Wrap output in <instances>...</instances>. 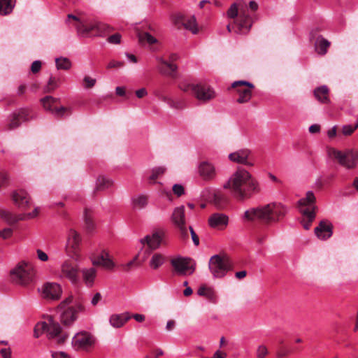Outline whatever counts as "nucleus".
Here are the masks:
<instances>
[{"instance_id": "f257e3e1", "label": "nucleus", "mask_w": 358, "mask_h": 358, "mask_svg": "<svg viewBox=\"0 0 358 358\" xmlns=\"http://www.w3.org/2000/svg\"><path fill=\"white\" fill-rule=\"evenodd\" d=\"M236 199L245 200L260 192L259 182L244 169H238L223 185Z\"/></svg>"}, {"instance_id": "f03ea898", "label": "nucleus", "mask_w": 358, "mask_h": 358, "mask_svg": "<svg viewBox=\"0 0 358 358\" xmlns=\"http://www.w3.org/2000/svg\"><path fill=\"white\" fill-rule=\"evenodd\" d=\"M287 208L280 202H271L255 208H251L244 213L248 221H259L266 224L281 221L287 213Z\"/></svg>"}, {"instance_id": "7ed1b4c3", "label": "nucleus", "mask_w": 358, "mask_h": 358, "mask_svg": "<svg viewBox=\"0 0 358 358\" xmlns=\"http://www.w3.org/2000/svg\"><path fill=\"white\" fill-rule=\"evenodd\" d=\"M34 333L36 338H38L43 333H46L49 338H56L58 343H63L69 336L62 332L59 324L52 317H48L44 322L37 323Z\"/></svg>"}, {"instance_id": "20e7f679", "label": "nucleus", "mask_w": 358, "mask_h": 358, "mask_svg": "<svg viewBox=\"0 0 358 358\" xmlns=\"http://www.w3.org/2000/svg\"><path fill=\"white\" fill-rule=\"evenodd\" d=\"M10 275L13 283L25 286L33 282L35 271L31 264L21 262L10 271Z\"/></svg>"}, {"instance_id": "39448f33", "label": "nucleus", "mask_w": 358, "mask_h": 358, "mask_svg": "<svg viewBox=\"0 0 358 358\" xmlns=\"http://www.w3.org/2000/svg\"><path fill=\"white\" fill-rule=\"evenodd\" d=\"M208 267L214 278H221L232 269V264L227 256L215 255L210 257Z\"/></svg>"}, {"instance_id": "423d86ee", "label": "nucleus", "mask_w": 358, "mask_h": 358, "mask_svg": "<svg viewBox=\"0 0 358 358\" xmlns=\"http://www.w3.org/2000/svg\"><path fill=\"white\" fill-rule=\"evenodd\" d=\"M78 260L71 258L65 259L60 265L59 268L55 271V275L59 279H67L72 283L78 280L79 266L76 263Z\"/></svg>"}, {"instance_id": "0eeeda50", "label": "nucleus", "mask_w": 358, "mask_h": 358, "mask_svg": "<svg viewBox=\"0 0 358 358\" xmlns=\"http://www.w3.org/2000/svg\"><path fill=\"white\" fill-rule=\"evenodd\" d=\"M315 196L312 191H308L306 193L305 198L301 199L299 201V208L300 212L308 219V222L303 224V228L308 229L310 227L311 222L315 217Z\"/></svg>"}, {"instance_id": "6e6552de", "label": "nucleus", "mask_w": 358, "mask_h": 358, "mask_svg": "<svg viewBox=\"0 0 358 358\" xmlns=\"http://www.w3.org/2000/svg\"><path fill=\"white\" fill-rule=\"evenodd\" d=\"M96 343L95 337L86 331H80L72 338L71 345L76 351H89Z\"/></svg>"}, {"instance_id": "1a4fd4ad", "label": "nucleus", "mask_w": 358, "mask_h": 358, "mask_svg": "<svg viewBox=\"0 0 358 358\" xmlns=\"http://www.w3.org/2000/svg\"><path fill=\"white\" fill-rule=\"evenodd\" d=\"M171 20L173 24L178 29L184 27L194 34H197L199 31L198 24L194 15L187 17L181 13H174L171 15Z\"/></svg>"}, {"instance_id": "9d476101", "label": "nucleus", "mask_w": 358, "mask_h": 358, "mask_svg": "<svg viewBox=\"0 0 358 358\" xmlns=\"http://www.w3.org/2000/svg\"><path fill=\"white\" fill-rule=\"evenodd\" d=\"M174 271L179 275H191L195 270V264L189 257H177L171 260Z\"/></svg>"}, {"instance_id": "9b49d317", "label": "nucleus", "mask_w": 358, "mask_h": 358, "mask_svg": "<svg viewBox=\"0 0 358 358\" xmlns=\"http://www.w3.org/2000/svg\"><path fill=\"white\" fill-rule=\"evenodd\" d=\"M231 87L235 89L236 92L239 95L236 101L238 103H248L251 99L255 85L248 81L237 80L231 84Z\"/></svg>"}, {"instance_id": "f8f14e48", "label": "nucleus", "mask_w": 358, "mask_h": 358, "mask_svg": "<svg viewBox=\"0 0 358 358\" xmlns=\"http://www.w3.org/2000/svg\"><path fill=\"white\" fill-rule=\"evenodd\" d=\"M252 25V19L246 8H241L239 15L234 20V26L233 27L234 32L236 34L248 33Z\"/></svg>"}, {"instance_id": "ddd939ff", "label": "nucleus", "mask_w": 358, "mask_h": 358, "mask_svg": "<svg viewBox=\"0 0 358 358\" xmlns=\"http://www.w3.org/2000/svg\"><path fill=\"white\" fill-rule=\"evenodd\" d=\"M43 108L50 111L56 117H63L71 114V108L67 107H58L56 106L57 99L50 96L41 99Z\"/></svg>"}, {"instance_id": "4468645a", "label": "nucleus", "mask_w": 358, "mask_h": 358, "mask_svg": "<svg viewBox=\"0 0 358 358\" xmlns=\"http://www.w3.org/2000/svg\"><path fill=\"white\" fill-rule=\"evenodd\" d=\"M171 221L180 231L182 238H187L188 232L186 226L184 206H180L174 208L171 216Z\"/></svg>"}, {"instance_id": "2eb2a0df", "label": "nucleus", "mask_w": 358, "mask_h": 358, "mask_svg": "<svg viewBox=\"0 0 358 358\" xmlns=\"http://www.w3.org/2000/svg\"><path fill=\"white\" fill-rule=\"evenodd\" d=\"M81 242L80 235L73 229H70L67 237L66 252L69 257L79 259V247Z\"/></svg>"}, {"instance_id": "dca6fc26", "label": "nucleus", "mask_w": 358, "mask_h": 358, "mask_svg": "<svg viewBox=\"0 0 358 358\" xmlns=\"http://www.w3.org/2000/svg\"><path fill=\"white\" fill-rule=\"evenodd\" d=\"M40 292L43 298L48 300L57 301L62 296V288L57 282H48L42 285Z\"/></svg>"}, {"instance_id": "f3484780", "label": "nucleus", "mask_w": 358, "mask_h": 358, "mask_svg": "<svg viewBox=\"0 0 358 358\" xmlns=\"http://www.w3.org/2000/svg\"><path fill=\"white\" fill-rule=\"evenodd\" d=\"M192 95L201 103H205L215 97V92L210 86L199 83L194 87Z\"/></svg>"}, {"instance_id": "a211bd4d", "label": "nucleus", "mask_w": 358, "mask_h": 358, "mask_svg": "<svg viewBox=\"0 0 358 358\" xmlns=\"http://www.w3.org/2000/svg\"><path fill=\"white\" fill-rule=\"evenodd\" d=\"M84 306L80 303L60 310L62 311L60 315L62 323L67 326L71 325L77 320L78 313L84 311Z\"/></svg>"}, {"instance_id": "6ab92c4d", "label": "nucleus", "mask_w": 358, "mask_h": 358, "mask_svg": "<svg viewBox=\"0 0 358 358\" xmlns=\"http://www.w3.org/2000/svg\"><path fill=\"white\" fill-rule=\"evenodd\" d=\"M349 151L343 152L335 148L328 150L329 157L336 159L340 165L348 169H352L355 166V162L349 157Z\"/></svg>"}, {"instance_id": "aec40b11", "label": "nucleus", "mask_w": 358, "mask_h": 358, "mask_svg": "<svg viewBox=\"0 0 358 358\" xmlns=\"http://www.w3.org/2000/svg\"><path fill=\"white\" fill-rule=\"evenodd\" d=\"M11 198L15 206L20 209L26 210L30 203L31 197L29 194L22 189L13 191Z\"/></svg>"}, {"instance_id": "412c9836", "label": "nucleus", "mask_w": 358, "mask_h": 358, "mask_svg": "<svg viewBox=\"0 0 358 358\" xmlns=\"http://www.w3.org/2000/svg\"><path fill=\"white\" fill-rule=\"evenodd\" d=\"M229 159L237 164L252 166L253 163L250 161V151L248 149L238 150L229 155Z\"/></svg>"}, {"instance_id": "4be33fe9", "label": "nucleus", "mask_w": 358, "mask_h": 358, "mask_svg": "<svg viewBox=\"0 0 358 358\" xmlns=\"http://www.w3.org/2000/svg\"><path fill=\"white\" fill-rule=\"evenodd\" d=\"M198 172L200 177L205 181H212L217 176L215 166L208 162H201L199 166Z\"/></svg>"}, {"instance_id": "5701e85b", "label": "nucleus", "mask_w": 358, "mask_h": 358, "mask_svg": "<svg viewBox=\"0 0 358 358\" xmlns=\"http://www.w3.org/2000/svg\"><path fill=\"white\" fill-rule=\"evenodd\" d=\"M92 262L94 266H101L107 270H112L115 266L108 252L105 250L94 257L92 259Z\"/></svg>"}, {"instance_id": "b1692460", "label": "nucleus", "mask_w": 358, "mask_h": 358, "mask_svg": "<svg viewBox=\"0 0 358 358\" xmlns=\"http://www.w3.org/2000/svg\"><path fill=\"white\" fill-rule=\"evenodd\" d=\"M315 234L320 240L324 241L329 238L333 234V225L328 220L321 221L315 228Z\"/></svg>"}, {"instance_id": "393cba45", "label": "nucleus", "mask_w": 358, "mask_h": 358, "mask_svg": "<svg viewBox=\"0 0 358 358\" xmlns=\"http://www.w3.org/2000/svg\"><path fill=\"white\" fill-rule=\"evenodd\" d=\"M229 224V217L220 213L212 214L208 218V225L213 229H224Z\"/></svg>"}, {"instance_id": "a878e982", "label": "nucleus", "mask_w": 358, "mask_h": 358, "mask_svg": "<svg viewBox=\"0 0 358 358\" xmlns=\"http://www.w3.org/2000/svg\"><path fill=\"white\" fill-rule=\"evenodd\" d=\"M165 233L163 231H157L152 235H148L141 240L143 244H147L152 250L158 248L163 243Z\"/></svg>"}, {"instance_id": "bb28decb", "label": "nucleus", "mask_w": 358, "mask_h": 358, "mask_svg": "<svg viewBox=\"0 0 358 358\" xmlns=\"http://www.w3.org/2000/svg\"><path fill=\"white\" fill-rule=\"evenodd\" d=\"M77 29V31L79 34L87 36L90 34H93L96 33L97 28V22H87L84 21L80 22V24L74 25Z\"/></svg>"}, {"instance_id": "cd10ccee", "label": "nucleus", "mask_w": 358, "mask_h": 358, "mask_svg": "<svg viewBox=\"0 0 358 358\" xmlns=\"http://www.w3.org/2000/svg\"><path fill=\"white\" fill-rule=\"evenodd\" d=\"M313 94L321 103L327 104L330 103L329 90L327 85L316 87L313 91Z\"/></svg>"}, {"instance_id": "c85d7f7f", "label": "nucleus", "mask_w": 358, "mask_h": 358, "mask_svg": "<svg viewBox=\"0 0 358 358\" xmlns=\"http://www.w3.org/2000/svg\"><path fill=\"white\" fill-rule=\"evenodd\" d=\"M128 313L113 314L109 318L110 324L114 328H120L131 318Z\"/></svg>"}, {"instance_id": "c756f323", "label": "nucleus", "mask_w": 358, "mask_h": 358, "mask_svg": "<svg viewBox=\"0 0 358 358\" xmlns=\"http://www.w3.org/2000/svg\"><path fill=\"white\" fill-rule=\"evenodd\" d=\"M160 100L166 103L170 108L176 110H182L186 108V102L184 99H173L168 96H162Z\"/></svg>"}, {"instance_id": "7c9ffc66", "label": "nucleus", "mask_w": 358, "mask_h": 358, "mask_svg": "<svg viewBox=\"0 0 358 358\" xmlns=\"http://www.w3.org/2000/svg\"><path fill=\"white\" fill-rule=\"evenodd\" d=\"M158 60L162 64L159 67L161 72L168 76H173L177 71V65L173 62L165 61L162 58H159Z\"/></svg>"}, {"instance_id": "2f4dec72", "label": "nucleus", "mask_w": 358, "mask_h": 358, "mask_svg": "<svg viewBox=\"0 0 358 358\" xmlns=\"http://www.w3.org/2000/svg\"><path fill=\"white\" fill-rule=\"evenodd\" d=\"M82 274L85 285L92 287L96 276V270L94 268H84L82 270Z\"/></svg>"}, {"instance_id": "473e14b6", "label": "nucleus", "mask_w": 358, "mask_h": 358, "mask_svg": "<svg viewBox=\"0 0 358 358\" xmlns=\"http://www.w3.org/2000/svg\"><path fill=\"white\" fill-rule=\"evenodd\" d=\"M197 294L199 296H205L208 300L213 303H215L217 301L216 293L212 287L201 286L197 290Z\"/></svg>"}, {"instance_id": "72a5a7b5", "label": "nucleus", "mask_w": 358, "mask_h": 358, "mask_svg": "<svg viewBox=\"0 0 358 358\" xmlns=\"http://www.w3.org/2000/svg\"><path fill=\"white\" fill-rule=\"evenodd\" d=\"M0 217L8 224H13L19 220H23L24 217L13 215L10 211L6 209H0Z\"/></svg>"}, {"instance_id": "f704fd0d", "label": "nucleus", "mask_w": 358, "mask_h": 358, "mask_svg": "<svg viewBox=\"0 0 358 358\" xmlns=\"http://www.w3.org/2000/svg\"><path fill=\"white\" fill-rule=\"evenodd\" d=\"M166 262V257L161 253H155L150 258L149 266L152 269L157 270Z\"/></svg>"}, {"instance_id": "c9c22d12", "label": "nucleus", "mask_w": 358, "mask_h": 358, "mask_svg": "<svg viewBox=\"0 0 358 358\" xmlns=\"http://www.w3.org/2000/svg\"><path fill=\"white\" fill-rule=\"evenodd\" d=\"M113 185V181L109 178L105 176H99L96 180V190L103 191L110 187Z\"/></svg>"}, {"instance_id": "e433bc0d", "label": "nucleus", "mask_w": 358, "mask_h": 358, "mask_svg": "<svg viewBox=\"0 0 358 358\" xmlns=\"http://www.w3.org/2000/svg\"><path fill=\"white\" fill-rule=\"evenodd\" d=\"M15 0H0V15H6L10 13L15 5Z\"/></svg>"}, {"instance_id": "4c0bfd02", "label": "nucleus", "mask_w": 358, "mask_h": 358, "mask_svg": "<svg viewBox=\"0 0 358 358\" xmlns=\"http://www.w3.org/2000/svg\"><path fill=\"white\" fill-rule=\"evenodd\" d=\"M315 45L316 52L321 55H324L327 53V50L330 46V42L322 37H319L317 38Z\"/></svg>"}, {"instance_id": "58836bf2", "label": "nucleus", "mask_w": 358, "mask_h": 358, "mask_svg": "<svg viewBox=\"0 0 358 358\" xmlns=\"http://www.w3.org/2000/svg\"><path fill=\"white\" fill-rule=\"evenodd\" d=\"M134 208L142 209L148 204V196L143 194L135 196L131 199Z\"/></svg>"}, {"instance_id": "ea45409f", "label": "nucleus", "mask_w": 358, "mask_h": 358, "mask_svg": "<svg viewBox=\"0 0 358 358\" xmlns=\"http://www.w3.org/2000/svg\"><path fill=\"white\" fill-rule=\"evenodd\" d=\"M113 31V28L110 25L97 22V28L96 33L94 34V36H103L106 34H108Z\"/></svg>"}, {"instance_id": "a19ab883", "label": "nucleus", "mask_w": 358, "mask_h": 358, "mask_svg": "<svg viewBox=\"0 0 358 358\" xmlns=\"http://www.w3.org/2000/svg\"><path fill=\"white\" fill-rule=\"evenodd\" d=\"M84 220L85 228L88 231H91L94 228V222L92 218V213L89 209H85L84 211Z\"/></svg>"}, {"instance_id": "79ce46f5", "label": "nucleus", "mask_w": 358, "mask_h": 358, "mask_svg": "<svg viewBox=\"0 0 358 358\" xmlns=\"http://www.w3.org/2000/svg\"><path fill=\"white\" fill-rule=\"evenodd\" d=\"M55 63L57 69L68 70L71 66V61L66 57L57 58Z\"/></svg>"}, {"instance_id": "37998d69", "label": "nucleus", "mask_w": 358, "mask_h": 358, "mask_svg": "<svg viewBox=\"0 0 358 358\" xmlns=\"http://www.w3.org/2000/svg\"><path fill=\"white\" fill-rule=\"evenodd\" d=\"M16 115L22 122L28 121L32 117L31 111L28 108L20 109Z\"/></svg>"}, {"instance_id": "c03bdc74", "label": "nucleus", "mask_w": 358, "mask_h": 358, "mask_svg": "<svg viewBox=\"0 0 358 358\" xmlns=\"http://www.w3.org/2000/svg\"><path fill=\"white\" fill-rule=\"evenodd\" d=\"M240 10L241 9H238L237 4L234 3L231 5L230 8L227 10V16L232 19L237 18L239 15Z\"/></svg>"}, {"instance_id": "a18cd8bd", "label": "nucleus", "mask_w": 358, "mask_h": 358, "mask_svg": "<svg viewBox=\"0 0 358 358\" xmlns=\"http://www.w3.org/2000/svg\"><path fill=\"white\" fill-rule=\"evenodd\" d=\"M9 185V176L7 172L0 171V189Z\"/></svg>"}, {"instance_id": "49530a36", "label": "nucleus", "mask_w": 358, "mask_h": 358, "mask_svg": "<svg viewBox=\"0 0 358 358\" xmlns=\"http://www.w3.org/2000/svg\"><path fill=\"white\" fill-rule=\"evenodd\" d=\"M166 169L162 166L157 167L152 169V174L150 176V180H155L159 176L164 173Z\"/></svg>"}, {"instance_id": "de8ad7c7", "label": "nucleus", "mask_w": 358, "mask_h": 358, "mask_svg": "<svg viewBox=\"0 0 358 358\" xmlns=\"http://www.w3.org/2000/svg\"><path fill=\"white\" fill-rule=\"evenodd\" d=\"M96 83V80L88 76H86L83 78V87L85 89H90L93 87Z\"/></svg>"}, {"instance_id": "09e8293b", "label": "nucleus", "mask_w": 358, "mask_h": 358, "mask_svg": "<svg viewBox=\"0 0 358 358\" xmlns=\"http://www.w3.org/2000/svg\"><path fill=\"white\" fill-rule=\"evenodd\" d=\"M140 40L146 41L149 44H154L157 43V39L148 32H145L140 36Z\"/></svg>"}, {"instance_id": "8fccbe9b", "label": "nucleus", "mask_w": 358, "mask_h": 358, "mask_svg": "<svg viewBox=\"0 0 358 358\" xmlns=\"http://www.w3.org/2000/svg\"><path fill=\"white\" fill-rule=\"evenodd\" d=\"M357 127L351 124H345L342 127V134L345 136L351 135L356 129Z\"/></svg>"}, {"instance_id": "3c124183", "label": "nucleus", "mask_w": 358, "mask_h": 358, "mask_svg": "<svg viewBox=\"0 0 358 358\" xmlns=\"http://www.w3.org/2000/svg\"><path fill=\"white\" fill-rule=\"evenodd\" d=\"M22 123L21 120L18 118L16 113H14L12 119L8 124V129H13L17 128Z\"/></svg>"}, {"instance_id": "603ef678", "label": "nucleus", "mask_w": 358, "mask_h": 358, "mask_svg": "<svg viewBox=\"0 0 358 358\" xmlns=\"http://www.w3.org/2000/svg\"><path fill=\"white\" fill-rule=\"evenodd\" d=\"M196 84H193V83H180L179 85V88L185 92H190V94H192L193 93V88L194 87L196 86Z\"/></svg>"}, {"instance_id": "864d4df0", "label": "nucleus", "mask_w": 358, "mask_h": 358, "mask_svg": "<svg viewBox=\"0 0 358 358\" xmlns=\"http://www.w3.org/2000/svg\"><path fill=\"white\" fill-rule=\"evenodd\" d=\"M121 35L118 33H116L115 34H113L111 36H110L108 38H107V41L109 43H111V44H120V42H121Z\"/></svg>"}, {"instance_id": "5fc2aeb1", "label": "nucleus", "mask_w": 358, "mask_h": 358, "mask_svg": "<svg viewBox=\"0 0 358 358\" xmlns=\"http://www.w3.org/2000/svg\"><path fill=\"white\" fill-rule=\"evenodd\" d=\"M0 355L2 358H12V350L10 347H3L0 349Z\"/></svg>"}, {"instance_id": "6e6d98bb", "label": "nucleus", "mask_w": 358, "mask_h": 358, "mask_svg": "<svg viewBox=\"0 0 358 358\" xmlns=\"http://www.w3.org/2000/svg\"><path fill=\"white\" fill-rule=\"evenodd\" d=\"M268 354V350L266 347L264 345H259L257 350V358H265L266 355Z\"/></svg>"}, {"instance_id": "4d7b16f0", "label": "nucleus", "mask_w": 358, "mask_h": 358, "mask_svg": "<svg viewBox=\"0 0 358 358\" xmlns=\"http://www.w3.org/2000/svg\"><path fill=\"white\" fill-rule=\"evenodd\" d=\"M39 213V208L38 207L35 208L34 210L31 213H24L21 215V217H24V220H29L36 217L38 216Z\"/></svg>"}, {"instance_id": "13d9d810", "label": "nucleus", "mask_w": 358, "mask_h": 358, "mask_svg": "<svg viewBox=\"0 0 358 358\" xmlns=\"http://www.w3.org/2000/svg\"><path fill=\"white\" fill-rule=\"evenodd\" d=\"M51 357L52 358H71V356L62 351H51Z\"/></svg>"}, {"instance_id": "bf43d9fd", "label": "nucleus", "mask_w": 358, "mask_h": 358, "mask_svg": "<svg viewBox=\"0 0 358 358\" xmlns=\"http://www.w3.org/2000/svg\"><path fill=\"white\" fill-rule=\"evenodd\" d=\"M173 193L178 196H182V194H184L185 193V189H184V187L181 185H179V184H175L173 186Z\"/></svg>"}, {"instance_id": "052dcab7", "label": "nucleus", "mask_w": 358, "mask_h": 358, "mask_svg": "<svg viewBox=\"0 0 358 358\" xmlns=\"http://www.w3.org/2000/svg\"><path fill=\"white\" fill-rule=\"evenodd\" d=\"M163 355V351L161 349H156L151 351L144 358H159V357Z\"/></svg>"}, {"instance_id": "680f3d73", "label": "nucleus", "mask_w": 358, "mask_h": 358, "mask_svg": "<svg viewBox=\"0 0 358 358\" xmlns=\"http://www.w3.org/2000/svg\"><path fill=\"white\" fill-rule=\"evenodd\" d=\"M13 235V229L11 228H5L0 231V236L3 239H7Z\"/></svg>"}, {"instance_id": "e2e57ef3", "label": "nucleus", "mask_w": 358, "mask_h": 358, "mask_svg": "<svg viewBox=\"0 0 358 358\" xmlns=\"http://www.w3.org/2000/svg\"><path fill=\"white\" fill-rule=\"evenodd\" d=\"M73 301V296H69L67 298H66L64 301H62L60 304L58 306V309L62 310L64 308H66V306L69 304H71Z\"/></svg>"}, {"instance_id": "0e129e2a", "label": "nucleus", "mask_w": 358, "mask_h": 358, "mask_svg": "<svg viewBox=\"0 0 358 358\" xmlns=\"http://www.w3.org/2000/svg\"><path fill=\"white\" fill-rule=\"evenodd\" d=\"M123 66H124L123 62L112 60L108 64L107 69H113V68H120V67H122Z\"/></svg>"}, {"instance_id": "69168bd1", "label": "nucleus", "mask_w": 358, "mask_h": 358, "mask_svg": "<svg viewBox=\"0 0 358 358\" xmlns=\"http://www.w3.org/2000/svg\"><path fill=\"white\" fill-rule=\"evenodd\" d=\"M36 254L38 259H40L41 261L47 262L48 260V255L41 249L36 250Z\"/></svg>"}, {"instance_id": "338daca9", "label": "nucleus", "mask_w": 358, "mask_h": 358, "mask_svg": "<svg viewBox=\"0 0 358 358\" xmlns=\"http://www.w3.org/2000/svg\"><path fill=\"white\" fill-rule=\"evenodd\" d=\"M138 256H136L132 260L129 262L128 263L125 264H122L121 266L122 268V270L124 271H129L131 266L134 264L135 262L137 260Z\"/></svg>"}, {"instance_id": "774afa93", "label": "nucleus", "mask_w": 358, "mask_h": 358, "mask_svg": "<svg viewBox=\"0 0 358 358\" xmlns=\"http://www.w3.org/2000/svg\"><path fill=\"white\" fill-rule=\"evenodd\" d=\"M41 68V62L38 60L34 61L31 66L32 73H36L40 71Z\"/></svg>"}]
</instances>
